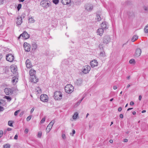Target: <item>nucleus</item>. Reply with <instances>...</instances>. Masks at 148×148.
I'll return each mask as SVG.
<instances>
[{
  "instance_id": "45",
  "label": "nucleus",
  "mask_w": 148,
  "mask_h": 148,
  "mask_svg": "<svg viewBox=\"0 0 148 148\" xmlns=\"http://www.w3.org/2000/svg\"><path fill=\"white\" fill-rule=\"evenodd\" d=\"M4 3V0H0V4H3Z\"/></svg>"
},
{
  "instance_id": "12",
  "label": "nucleus",
  "mask_w": 148,
  "mask_h": 148,
  "mask_svg": "<svg viewBox=\"0 0 148 148\" xmlns=\"http://www.w3.org/2000/svg\"><path fill=\"white\" fill-rule=\"evenodd\" d=\"M11 72L13 74L18 73L17 67L16 66H11L10 68Z\"/></svg>"
},
{
  "instance_id": "42",
  "label": "nucleus",
  "mask_w": 148,
  "mask_h": 148,
  "mask_svg": "<svg viewBox=\"0 0 148 148\" xmlns=\"http://www.w3.org/2000/svg\"><path fill=\"white\" fill-rule=\"evenodd\" d=\"M45 120V117L43 118L41 121H40V123H44Z\"/></svg>"
},
{
  "instance_id": "43",
  "label": "nucleus",
  "mask_w": 148,
  "mask_h": 148,
  "mask_svg": "<svg viewBox=\"0 0 148 148\" xmlns=\"http://www.w3.org/2000/svg\"><path fill=\"white\" fill-rule=\"evenodd\" d=\"M4 110L3 107L0 106V112L3 111Z\"/></svg>"
},
{
  "instance_id": "50",
  "label": "nucleus",
  "mask_w": 148,
  "mask_h": 148,
  "mask_svg": "<svg viewBox=\"0 0 148 148\" xmlns=\"http://www.w3.org/2000/svg\"><path fill=\"white\" fill-rule=\"evenodd\" d=\"M14 139L15 140H17L18 139V135L17 134H16L14 137Z\"/></svg>"
},
{
  "instance_id": "37",
  "label": "nucleus",
  "mask_w": 148,
  "mask_h": 148,
  "mask_svg": "<svg viewBox=\"0 0 148 148\" xmlns=\"http://www.w3.org/2000/svg\"><path fill=\"white\" fill-rule=\"evenodd\" d=\"M20 110H17L16 111L14 112V115L15 116H17L18 115V112H20Z\"/></svg>"
},
{
  "instance_id": "46",
  "label": "nucleus",
  "mask_w": 148,
  "mask_h": 148,
  "mask_svg": "<svg viewBox=\"0 0 148 148\" xmlns=\"http://www.w3.org/2000/svg\"><path fill=\"white\" fill-rule=\"evenodd\" d=\"M3 134V132L2 130H0V135L2 136Z\"/></svg>"
},
{
  "instance_id": "27",
  "label": "nucleus",
  "mask_w": 148,
  "mask_h": 148,
  "mask_svg": "<svg viewBox=\"0 0 148 148\" xmlns=\"http://www.w3.org/2000/svg\"><path fill=\"white\" fill-rule=\"evenodd\" d=\"M96 19L97 21H99L101 20V18L100 17V15L97 14L96 15Z\"/></svg>"
},
{
  "instance_id": "23",
  "label": "nucleus",
  "mask_w": 148,
  "mask_h": 148,
  "mask_svg": "<svg viewBox=\"0 0 148 148\" xmlns=\"http://www.w3.org/2000/svg\"><path fill=\"white\" fill-rule=\"evenodd\" d=\"M82 79L80 78L77 79L75 82V84L77 85L80 86L82 83Z\"/></svg>"
},
{
  "instance_id": "60",
  "label": "nucleus",
  "mask_w": 148,
  "mask_h": 148,
  "mask_svg": "<svg viewBox=\"0 0 148 148\" xmlns=\"http://www.w3.org/2000/svg\"><path fill=\"white\" fill-rule=\"evenodd\" d=\"M109 142L111 143H112L113 142V140H109Z\"/></svg>"
},
{
  "instance_id": "19",
  "label": "nucleus",
  "mask_w": 148,
  "mask_h": 148,
  "mask_svg": "<svg viewBox=\"0 0 148 148\" xmlns=\"http://www.w3.org/2000/svg\"><path fill=\"white\" fill-rule=\"evenodd\" d=\"M86 9L88 11H91L93 8V6L90 4H87L85 6Z\"/></svg>"
},
{
  "instance_id": "57",
  "label": "nucleus",
  "mask_w": 148,
  "mask_h": 148,
  "mask_svg": "<svg viewBox=\"0 0 148 148\" xmlns=\"http://www.w3.org/2000/svg\"><path fill=\"white\" fill-rule=\"evenodd\" d=\"M124 141L125 142H127L128 141V139H125L124 140Z\"/></svg>"
},
{
  "instance_id": "59",
  "label": "nucleus",
  "mask_w": 148,
  "mask_h": 148,
  "mask_svg": "<svg viewBox=\"0 0 148 148\" xmlns=\"http://www.w3.org/2000/svg\"><path fill=\"white\" fill-rule=\"evenodd\" d=\"M133 109V108H129L127 109V111H129L130 110H132V109Z\"/></svg>"
},
{
  "instance_id": "44",
  "label": "nucleus",
  "mask_w": 148,
  "mask_h": 148,
  "mask_svg": "<svg viewBox=\"0 0 148 148\" xmlns=\"http://www.w3.org/2000/svg\"><path fill=\"white\" fill-rule=\"evenodd\" d=\"M62 137L63 139H65L66 138V136L64 134H62Z\"/></svg>"
},
{
  "instance_id": "49",
  "label": "nucleus",
  "mask_w": 148,
  "mask_h": 148,
  "mask_svg": "<svg viewBox=\"0 0 148 148\" xmlns=\"http://www.w3.org/2000/svg\"><path fill=\"white\" fill-rule=\"evenodd\" d=\"M119 117L120 118L122 119L123 117V114H120L119 115Z\"/></svg>"
},
{
  "instance_id": "26",
  "label": "nucleus",
  "mask_w": 148,
  "mask_h": 148,
  "mask_svg": "<svg viewBox=\"0 0 148 148\" xmlns=\"http://www.w3.org/2000/svg\"><path fill=\"white\" fill-rule=\"evenodd\" d=\"M29 74H35L36 73V71L35 70L33 69H31L29 71Z\"/></svg>"
},
{
  "instance_id": "29",
  "label": "nucleus",
  "mask_w": 148,
  "mask_h": 148,
  "mask_svg": "<svg viewBox=\"0 0 148 148\" xmlns=\"http://www.w3.org/2000/svg\"><path fill=\"white\" fill-rule=\"evenodd\" d=\"M78 115V114L77 112H76L74 113V115L73 116V118L74 119H76L77 116Z\"/></svg>"
},
{
  "instance_id": "28",
  "label": "nucleus",
  "mask_w": 148,
  "mask_h": 148,
  "mask_svg": "<svg viewBox=\"0 0 148 148\" xmlns=\"http://www.w3.org/2000/svg\"><path fill=\"white\" fill-rule=\"evenodd\" d=\"M32 49H34L35 50L37 48V45L36 43H34L32 45Z\"/></svg>"
},
{
  "instance_id": "36",
  "label": "nucleus",
  "mask_w": 148,
  "mask_h": 148,
  "mask_svg": "<svg viewBox=\"0 0 148 148\" xmlns=\"http://www.w3.org/2000/svg\"><path fill=\"white\" fill-rule=\"evenodd\" d=\"M53 3L56 5L59 2V0H52Z\"/></svg>"
},
{
  "instance_id": "34",
  "label": "nucleus",
  "mask_w": 148,
  "mask_h": 148,
  "mask_svg": "<svg viewBox=\"0 0 148 148\" xmlns=\"http://www.w3.org/2000/svg\"><path fill=\"white\" fill-rule=\"evenodd\" d=\"M12 123H13V122L12 121H8V125H9L10 126H11V127H13V125H12Z\"/></svg>"
},
{
  "instance_id": "22",
  "label": "nucleus",
  "mask_w": 148,
  "mask_h": 148,
  "mask_svg": "<svg viewBox=\"0 0 148 148\" xmlns=\"http://www.w3.org/2000/svg\"><path fill=\"white\" fill-rule=\"evenodd\" d=\"M61 3L64 5H66L71 3V0H61Z\"/></svg>"
},
{
  "instance_id": "14",
  "label": "nucleus",
  "mask_w": 148,
  "mask_h": 148,
  "mask_svg": "<svg viewBox=\"0 0 148 148\" xmlns=\"http://www.w3.org/2000/svg\"><path fill=\"white\" fill-rule=\"evenodd\" d=\"M18 16L16 18V23L17 25H20L22 23V16Z\"/></svg>"
},
{
  "instance_id": "13",
  "label": "nucleus",
  "mask_w": 148,
  "mask_h": 148,
  "mask_svg": "<svg viewBox=\"0 0 148 148\" xmlns=\"http://www.w3.org/2000/svg\"><path fill=\"white\" fill-rule=\"evenodd\" d=\"M141 53V51L140 49L138 48L136 49L134 56L135 57H138L140 55Z\"/></svg>"
},
{
  "instance_id": "64",
  "label": "nucleus",
  "mask_w": 148,
  "mask_h": 148,
  "mask_svg": "<svg viewBox=\"0 0 148 148\" xmlns=\"http://www.w3.org/2000/svg\"><path fill=\"white\" fill-rule=\"evenodd\" d=\"M130 86V84H128L127 86V88H128Z\"/></svg>"
},
{
  "instance_id": "61",
  "label": "nucleus",
  "mask_w": 148,
  "mask_h": 148,
  "mask_svg": "<svg viewBox=\"0 0 148 148\" xmlns=\"http://www.w3.org/2000/svg\"><path fill=\"white\" fill-rule=\"evenodd\" d=\"M136 114V112L135 111H133V112H132V114H133V115H135V114Z\"/></svg>"
},
{
  "instance_id": "15",
  "label": "nucleus",
  "mask_w": 148,
  "mask_h": 148,
  "mask_svg": "<svg viewBox=\"0 0 148 148\" xmlns=\"http://www.w3.org/2000/svg\"><path fill=\"white\" fill-rule=\"evenodd\" d=\"M21 35H22L23 38L25 39H27L29 37V35L25 31H24L22 34H21Z\"/></svg>"
},
{
  "instance_id": "56",
  "label": "nucleus",
  "mask_w": 148,
  "mask_h": 148,
  "mask_svg": "<svg viewBox=\"0 0 148 148\" xmlns=\"http://www.w3.org/2000/svg\"><path fill=\"white\" fill-rule=\"evenodd\" d=\"M11 130H12V129L10 128H8L7 129V130L8 131H11Z\"/></svg>"
},
{
  "instance_id": "10",
  "label": "nucleus",
  "mask_w": 148,
  "mask_h": 148,
  "mask_svg": "<svg viewBox=\"0 0 148 148\" xmlns=\"http://www.w3.org/2000/svg\"><path fill=\"white\" fill-rule=\"evenodd\" d=\"M48 1L42 0L40 2V5L42 7L47 8L49 7L50 4L48 3Z\"/></svg>"
},
{
  "instance_id": "20",
  "label": "nucleus",
  "mask_w": 148,
  "mask_h": 148,
  "mask_svg": "<svg viewBox=\"0 0 148 148\" xmlns=\"http://www.w3.org/2000/svg\"><path fill=\"white\" fill-rule=\"evenodd\" d=\"M26 65L27 68H30L32 67V64L29 59H27L26 62Z\"/></svg>"
},
{
  "instance_id": "39",
  "label": "nucleus",
  "mask_w": 148,
  "mask_h": 148,
  "mask_svg": "<svg viewBox=\"0 0 148 148\" xmlns=\"http://www.w3.org/2000/svg\"><path fill=\"white\" fill-rule=\"evenodd\" d=\"M32 116L31 115H30V116H28L26 120L27 121H29L31 119V118H32Z\"/></svg>"
},
{
  "instance_id": "16",
  "label": "nucleus",
  "mask_w": 148,
  "mask_h": 148,
  "mask_svg": "<svg viewBox=\"0 0 148 148\" xmlns=\"http://www.w3.org/2000/svg\"><path fill=\"white\" fill-rule=\"evenodd\" d=\"M90 64L91 66L92 67H94L98 65V62L95 60L91 61L90 62Z\"/></svg>"
},
{
  "instance_id": "9",
  "label": "nucleus",
  "mask_w": 148,
  "mask_h": 148,
  "mask_svg": "<svg viewBox=\"0 0 148 148\" xmlns=\"http://www.w3.org/2000/svg\"><path fill=\"white\" fill-rule=\"evenodd\" d=\"M30 79L31 82L36 83L38 81V79L36 77L35 75H30Z\"/></svg>"
},
{
  "instance_id": "2",
  "label": "nucleus",
  "mask_w": 148,
  "mask_h": 148,
  "mask_svg": "<svg viewBox=\"0 0 148 148\" xmlns=\"http://www.w3.org/2000/svg\"><path fill=\"white\" fill-rule=\"evenodd\" d=\"M54 98L55 100H60L62 98V95L61 92L56 91L54 93Z\"/></svg>"
},
{
  "instance_id": "24",
  "label": "nucleus",
  "mask_w": 148,
  "mask_h": 148,
  "mask_svg": "<svg viewBox=\"0 0 148 148\" xmlns=\"http://www.w3.org/2000/svg\"><path fill=\"white\" fill-rule=\"evenodd\" d=\"M138 37L137 35H134L132 37L131 41L132 42H134L136 40L138 39Z\"/></svg>"
},
{
  "instance_id": "5",
  "label": "nucleus",
  "mask_w": 148,
  "mask_h": 148,
  "mask_svg": "<svg viewBox=\"0 0 148 148\" xmlns=\"http://www.w3.org/2000/svg\"><path fill=\"white\" fill-rule=\"evenodd\" d=\"M110 36L109 35H106L103 37V43L108 44L110 42Z\"/></svg>"
},
{
  "instance_id": "25",
  "label": "nucleus",
  "mask_w": 148,
  "mask_h": 148,
  "mask_svg": "<svg viewBox=\"0 0 148 148\" xmlns=\"http://www.w3.org/2000/svg\"><path fill=\"white\" fill-rule=\"evenodd\" d=\"M100 56L101 57H104L106 56L105 53V51H102L100 52Z\"/></svg>"
},
{
  "instance_id": "54",
  "label": "nucleus",
  "mask_w": 148,
  "mask_h": 148,
  "mask_svg": "<svg viewBox=\"0 0 148 148\" xmlns=\"http://www.w3.org/2000/svg\"><path fill=\"white\" fill-rule=\"evenodd\" d=\"M34 109L33 108H32L31 109V111H30V113L31 114H32L33 112L34 111Z\"/></svg>"
},
{
  "instance_id": "58",
  "label": "nucleus",
  "mask_w": 148,
  "mask_h": 148,
  "mask_svg": "<svg viewBox=\"0 0 148 148\" xmlns=\"http://www.w3.org/2000/svg\"><path fill=\"white\" fill-rule=\"evenodd\" d=\"M127 79H129L130 78V76L129 75L127 77Z\"/></svg>"
},
{
  "instance_id": "6",
  "label": "nucleus",
  "mask_w": 148,
  "mask_h": 148,
  "mask_svg": "<svg viewBox=\"0 0 148 148\" xmlns=\"http://www.w3.org/2000/svg\"><path fill=\"white\" fill-rule=\"evenodd\" d=\"M14 56L11 54H8L6 55V60L9 62H12L14 60Z\"/></svg>"
},
{
  "instance_id": "4",
  "label": "nucleus",
  "mask_w": 148,
  "mask_h": 148,
  "mask_svg": "<svg viewBox=\"0 0 148 148\" xmlns=\"http://www.w3.org/2000/svg\"><path fill=\"white\" fill-rule=\"evenodd\" d=\"M55 122V121L53 120L52 121L47 125L46 129V132L47 133H49L50 132Z\"/></svg>"
},
{
  "instance_id": "62",
  "label": "nucleus",
  "mask_w": 148,
  "mask_h": 148,
  "mask_svg": "<svg viewBox=\"0 0 148 148\" xmlns=\"http://www.w3.org/2000/svg\"><path fill=\"white\" fill-rule=\"evenodd\" d=\"M8 15L9 16H10V15H12V14L11 13H9V12H8Z\"/></svg>"
},
{
  "instance_id": "1",
  "label": "nucleus",
  "mask_w": 148,
  "mask_h": 148,
  "mask_svg": "<svg viewBox=\"0 0 148 148\" xmlns=\"http://www.w3.org/2000/svg\"><path fill=\"white\" fill-rule=\"evenodd\" d=\"M73 86L71 84H67L65 87V92L68 93H71L73 91Z\"/></svg>"
},
{
  "instance_id": "33",
  "label": "nucleus",
  "mask_w": 148,
  "mask_h": 148,
  "mask_svg": "<svg viewBox=\"0 0 148 148\" xmlns=\"http://www.w3.org/2000/svg\"><path fill=\"white\" fill-rule=\"evenodd\" d=\"M135 62H135L134 59H131L129 61V63L130 64H133V63L135 64Z\"/></svg>"
},
{
  "instance_id": "52",
  "label": "nucleus",
  "mask_w": 148,
  "mask_h": 148,
  "mask_svg": "<svg viewBox=\"0 0 148 148\" xmlns=\"http://www.w3.org/2000/svg\"><path fill=\"white\" fill-rule=\"evenodd\" d=\"M81 100H79L77 103V105H79L80 103H81Z\"/></svg>"
},
{
  "instance_id": "40",
  "label": "nucleus",
  "mask_w": 148,
  "mask_h": 148,
  "mask_svg": "<svg viewBox=\"0 0 148 148\" xmlns=\"http://www.w3.org/2000/svg\"><path fill=\"white\" fill-rule=\"evenodd\" d=\"M21 4H19L18 5V6L17 7V9L18 10H19L21 8Z\"/></svg>"
},
{
  "instance_id": "18",
  "label": "nucleus",
  "mask_w": 148,
  "mask_h": 148,
  "mask_svg": "<svg viewBox=\"0 0 148 148\" xmlns=\"http://www.w3.org/2000/svg\"><path fill=\"white\" fill-rule=\"evenodd\" d=\"M104 30L101 28H99L97 30V33L98 35L102 36L104 32Z\"/></svg>"
},
{
  "instance_id": "48",
  "label": "nucleus",
  "mask_w": 148,
  "mask_h": 148,
  "mask_svg": "<svg viewBox=\"0 0 148 148\" xmlns=\"http://www.w3.org/2000/svg\"><path fill=\"white\" fill-rule=\"evenodd\" d=\"M122 110V108L121 107H119L118 109V110L119 112H121Z\"/></svg>"
},
{
  "instance_id": "30",
  "label": "nucleus",
  "mask_w": 148,
  "mask_h": 148,
  "mask_svg": "<svg viewBox=\"0 0 148 148\" xmlns=\"http://www.w3.org/2000/svg\"><path fill=\"white\" fill-rule=\"evenodd\" d=\"M28 20H29V22L31 23H34L35 21V20L32 17H31V18H30Z\"/></svg>"
},
{
  "instance_id": "11",
  "label": "nucleus",
  "mask_w": 148,
  "mask_h": 148,
  "mask_svg": "<svg viewBox=\"0 0 148 148\" xmlns=\"http://www.w3.org/2000/svg\"><path fill=\"white\" fill-rule=\"evenodd\" d=\"M23 47L25 51L29 52L30 51L31 45L25 42L24 43Z\"/></svg>"
},
{
  "instance_id": "31",
  "label": "nucleus",
  "mask_w": 148,
  "mask_h": 148,
  "mask_svg": "<svg viewBox=\"0 0 148 148\" xmlns=\"http://www.w3.org/2000/svg\"><path fill=\"white\" fill-rule=\"evenodd\" d=\"M10 145L8 144H5L3 146V147L4 148H10Z\"/></svg>"
},
{
  "instance_id": "47",
  "label": "nucleus",
  "mask_w": 148,
  "mask_h": 148,
  "mask_svg": "<svg viewBox=\"0 0 148 148\" xmlns=\"http://www.w3.org/2000/svg\"><path fill=\"white\" fill-rule=\"evenodd\" d=\"M28 132V130L27 129H25V134H27Z\"/></svg>"
},
{
  "instance_id": "53",
  "label": "nucleus",
  "mask_w": 148,
  "mask_h": 148,
  "mask_svg": "<svg viewBox=\"0 0 148 148\" xmlns=\"http://www.w3.org/2000/svg\"><path fill=\"white\" fill-rule=\"evenodd\" d=\"M142 99L141 96L140 95L139 96L138 99L139 100H141Z\"/></svg>"
},
{
  "instance_id": "32",
  "label": "nucleus",
  "mask_w": 148,
  "mask_h": 148,
  "mask_svg": "<svg viewBox=\"0 0 148 148\" xmlns=\"http://www.w3.org/2000/svg\"><path fill=\"white\" fill-rule=\"evenodd\" d=\"M4 98L7 99L9 101H10L12 100L11 97L9 96H5Z\"/></svg>"
},
{
  "instance_id": "55",
  "label": "nucleus",
  "mask_w": 148,
  "mask_h": 148,
  "mask_svg": "<svg viewBox=\"0 0 148 148\" xmlns=\"http://www.w3.org/2000/svg\"><path fill=\"white\" fill-rule=\"evenodd\" d=\"M117 88V87L116 86H113V89L114 90H115V89H116Z\"/></svg>"
},
{
  "instance_id": "21",
  "label": "nucleus",
  "mask_w": 148,
  "mask_h": 148,
  "mask_svg": "<svg viewBox=\"0 0 148 148\" xmlns=\"http://www.w3.org/2000/svg\"><path fill=\"white\" fill-rule=\"evenodd\" d=\"M18 78L17 77H14L12 78V82L14 85H15L18 82Z\"/></svg>"
},
{
  "instance_id": "38",
  "label": "nucleus",
  "mask_w": 148,
  "mask_h": 148,
  "mask_svg": "<svg viewBox=\"0 0 148 148\" xmlns=\"http://www.w3.org/2000/svg\"><path fill=\"white\" fill-rule=\"evenodd\" d=\"M42 133L41 132H38V135H37V136L38 137L40 138L41 137V136H42Z\"/></svg>"
},
{
  "instance_id": "51",
  "label": "nucleus",
  "mask_w": 148,
  "mask_h": 148,
  "mask_svg": "<svg viewBox=\"0 0 148 148\" xmlns=\"http://www.w3.org/2000/svg\"><path fill=\"white\" fill-rule=\"evenodd\" d=\"M134 104V103L132 101H131L130 103V105L131 106L133 105Z\"/></svg>"
},
{
  "instance_id": "17",
  "label": "nucleus",
  "mask_w": 148,
  "mask_h": 148,
  "mask_svg": "<svg viewBox=\"0 0 148 148\" xmlns=\"http://www.w3.org/2000/svg\"><path fill=\"white\" fill-rule=\"evenodd\" d=\"M101 28L104 30L108 29V25L106 22H103L101 24Z\"/></svg>"
},
{
  "instance_id": "7",
  "label": "nucleus",
  "mask_w": 148,
  "mask_h": 148,
  "mask_svg": "<svg viewBox=\"0 0 148 148\" xmlns=\"http://www.w3.org/2000/svg\"><path fill=\"white\" fill-rule=\"evenodd\" d=\"M91 69L90 67L89 66H84L82 69V71L84 73L86 74L88 73Z\"/></svg>"
},
{
  "instance_id": "35",
  "label": "nucleus",
  "mask_w": 148,
  "mask_h": 148,
  "mask_svg": "<svg viewBox=\"0 0 148 148\" xmlns=\"http://www.w3.org/2000/svg\"><path fill=\"white\" fill-rule=\"evenodd\" d=\"M143 8L145 11H148V6H144Z\"/></svg>"
},
{
  "instance_id": "8",
  "label": "nucleus",
  "mask_w": 148,
  "mask_h": 148,
  "mask_svg": "<svg viewBox=\"0 0 148 148\" xmlns=\"http://www.w3.org/2000/svg\"><path fill=\"white\" fill-rule=\"evenodd\" d=\"M40 99L43 102H47L48 100V97L47 95L43 94L40 95Z\"/></svg>"
},
{
  "instance_id": "63",
  "label": "nucleus",
  "mask_w": 148,
  "mask_h": 148,
  "mask_svg": "<svg viewBox=\"0 0 148 148\" xmlns=\"http://www.w3.org/2000/svg\"><path fill=\"white\" fill-rule=\"evenodd\" d=\"M146 112V110H143L142 111V113H143L145 112Z\"/></svg>"
},
{
  "instance_id": "41",
  "label": "nucleus",
  "mask_w": 148,
  "mask_h": 148,
  "mask_svg": "<svg viewBox=\"0 0 148 148\" xmlns=\"http://www.w3.org/2000/svg\"><path fill=\"white\" fill-rule=\"evenodd\" d=\"M75 130H73V131H72V133H70V135H71V136H73V134H75Z\"/></svg>"
},
{
  "instance_id": "3",
  "label": "nucleus",
  "mask_w": 148,
  "mask_h": 148,
  "mask_svg": "<svg viewBox=\"0 0 148 148\" xmlns=\"http://www.w3.org/2000/svg\"><path fill=\"white\" fill-rule=\"evenodd\" d=\"M14 90L13 88H7L4 89V91L6 95H10L13 93Z\"/></svg>"
}]
</instances>
